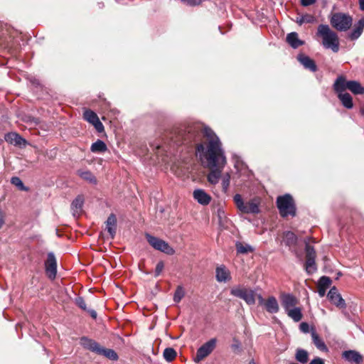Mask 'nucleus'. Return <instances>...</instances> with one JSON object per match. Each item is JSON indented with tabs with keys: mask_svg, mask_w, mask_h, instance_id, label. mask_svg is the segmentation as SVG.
Listing matches in <instances>:
<instances>
[{
	"mask_svg": "<svg viewBox=\"0 0 364 364\" xmlns=\"http://www.w3.org/2000/svg\"><path fill=\"white\" fill-rule=\"evenodd\" d=\"M360 113L364 117V105L360 108Z\"/></svg>",
	"mask_w": 364,
	"mask_h": 364,
	"instance_id": "53",
	"label": "nucleus"
},
{
	"mask_svg": "<svg viewBox=\"0 0 364 364\" xmlns=\"http://www.w3.org/2000/svg\"><path fill=\"white\" fill-rule=\"evenodd\" d=\"M317 35L322 38V44L325 48L331 49L334 53L339 50V39L337 33L328 25L321 24L318 26Z\"/></svg>",
	"mask_w": 364,
	"mask_h": 364,
	"instance_id": "2",
	"label": "nucleus"
},
{
	"mask_svg": "<svg viewBox=\"0 0 364 364\" xmlns=\"http://www.w3.org/2000/svg\"><path fill=\"white\" fill-rule=\"evenodd\" d=\"M107 150V146L106 144L100 140L97 139L95 142H94L90 147V151L93 153H103Z\"/></svg>",
	"mask_w": 364,
	"mask_h": 364,
	"instance_id": "29",
	"label": "nucleus"
},
{
	"mask_svg": "<svg viewBox=\"0 0 364 364\" xmlns=\"http://www.w3.org/2000/svg\"><path fill=\"white\" fill-rule=\"evenodd\" d=\"M353 18L346 14L336 13L331 18V26L339 31H346L352 26Z\"/></svg>",
	"mask_w": 364,
	"mask_h": 364,
	"instance_id": "5",
	"label": "nucleus"
},
{
	"mask_svg": "<svg viewBox=\"0 0 364 364\" xmlns=\"http://www.w3.org/2000/svg\"><path fill=\"white\" fill-rule=\"evenodd\" d=\"M145 237L149 244L156 250L164 252L168 255H173L175 253L174 249L165 240L153 236L149 233H145Z\"/></svg>",
	"mask_w": 364,
	"mask_h": 364,
	"instance_id": "7",
	"label": "nucleus"
},
{
	"mask_svg": "<svg viewBox=\"0 0 364 364\" xmlns=\"http://www.w3.org/2000/svg\"><path fill=\"white\" fill-rule=\"evenodd\" d=\"M87 311L89 312V314H90V315L91 316L92 318H93L95 319L97 318V312L95 310H93V309H87Z\"/></svg>",
	"mask_w": 364,
	"mask_h": 364,
	"instance_id": "50",
	"label": "nucleus"
},
{
	"mask_svg": "<svg viewBox=\"0 0 364 364\" xmlns=\"http://www.w3.org/2000/svg\"><path fill=\"white\" fill-rule=\"evenodd\" d=\"M193 197L199 204L203 205H207L211 201V196L200 188L194 190Z\"/></svg>",
	"mask_w": 364,
	"mask_h": 364,
	"instance_id": "14",
	"label": "nucleus"
},
{
	"mask_svg": "<svg viewBox=\"0 0 364 364\" xmlns=\"http://www.w3.org/2000/svg\"><path fill=\"white\" fill-rule=\"evenodd\" d=\"M295 358L298 362L305 364L308 362L309 353L306 350L298 348L296 351Z\"/></svg>",
	"mask_w": 364,
	"mask_h": 364,
	"instance_id": "32",
	"label": "nucleus"
},
{
	"mask_svg": "<svg viewBox=\"0 0 364 364\" xmlns=\"http://www.w3.org/2000/svg\"><path fill=\"white\" fill-rule=\"evenodd\" d=\"M330 301L339 308H345L346 302L342 298L341 295L338 293L336 287H333L328 291L327 295Z\"/></svg>",
	"mask_w": 364,
	"mask_h": 364,
	"instance_id": "13",
	"label": "nucleus"
},
{
	"mask_svg": "<svg viewBox=\"0 0 364 364\" xmlns=\"http://www.w3.org/2000/svg\"><path fill=\"white\" fill-rule=\"evenodd\" d=\"M277 205L282 217L296 215V207L293 198L289 194L279 196L277 198Z\"/></svg>",
	"mask_w": 364,
	"mask_h": 364,
	"instance_id": "4",
	"label": "nucleus"
},
{
	"mask_svg": "<svg viewBox=\"0 0 364 364\" xmlns=\"http://www.w3.org/2000/svg\"><path fill=\"white\" fill-rule=\"evenodd\" d=\"M284 237L288 245H292L296 242V236L292 232H287Z\"/></svg>",
	"mask_w": 364,
	"mask_h": 364,
	"instance_id": "39",
	"label": "nucleus"
},
{
	"mask_svg": "<svg viewBox=\"0 0 364 364\" xmlns=\"http://www.w3.org/2000/svg\"><path fill=\"white\" fill-rule=\"evenodd\" d=\"M164 268V263L163 261H159L156 266V269H155V272H154V277H157L160 275V274L162 272L163 269Z\"/></svg>",
	"mask_w": 364,
	"mask_h": 364,
	"instance_id": "42",
	"label": "nucleus"
},
{
	"mask_svg": "<svg viewBox=\"0 0 364 364\" xmlns=\"http://www.w3.org/2000/svg\"><path fill=\"white\" fill-rule=\"evenodd\" d=\"M314 21H315V18L311 14L303 15V16H300L299 18H297V19H296V22L299 25H301L304 23H314Z\"/></svg>",
	"mask_w": 364,
	"mask_h": 364,
	"instance_id": "35",
	"label": "nucleus"
},
{
	"mask_svg": "<svg viewBox=\"0 0 364 364\" xmlns=\"http://www.w3.org/2000/svg\"><path fill=\"white\" fill-rule=\"evenodd\" d=\"M77 174L82 179L89 181L91 183L95 184L97 183L96 178L90 171H77Z\"/></svg>",
	"mask_w": 364,
	"mask_h": 364,
	"instance_id": "33",
	"label": "nucleus"
},
{
	"mask_svg": "<svg viewBox=\"0 0 364 364\" xmlns=\"http://www.w3.org/2000/svg\"><path fill=\"white\" fill-rule=\"evenodd\" d=\"M80 344L85 348L98 355H104L112 360H117L118 359V355L114 350L105 348L92 339H90L87 337H82L80 339Z\"/></svg>",
	"mask_w": 364,
	"mask_h": 364,
	"instance_id": "3",
	"label": "nucleus"
},
{
	"mask_svg": "<svg viewBox=\"0 0 364 364\" xmlns=\"http://www.w3.org/2000/svg\"><path fill=\"white\" fill-rule=\"evenodd\" d=\"M46 275L50 279H54L57 274V260L53 252H48L45 262Z\"/></svg>",
	"mask_w": 364,
	"mask_h": 364,
	"instance_id": "11",
	"label": "nucleus"
},
{
	"mask_svg": "<svg viewBox=\"0 0 364 364\" xmlns=\"http://www.w3.org/2000/svg\"><path fill=\"white\" fill-rule=\"evenodd\" d=\"M257 298L258 300L259 305L264 306V305L266 302V299H264L261 294H258L257 296Z\"/></svg>",
	"mask_w": 364,
	"mask_h": 364,
	"instance_id": "48",
	"label": "nucleus"
},
{
	"mask_svg": "<svg viewBox=\"0 0 364 364\" xmlns=\"http://www.w3.org/2000/svg\"><path fill=\"white\" fill-rule=\"evenodd\" d=\"M309 364H324V361L322 358L317 357V358H314L309 363Z\"/></svg>",
	"mask_w": 364,
	"mask_h": 364,
	"instance_id": "46",
	"label": "nucleus"
},
{
	"mask_svg": "<svg viewBox=\"0 0 364 364\" xmlns=\"http://www.w3.org/2000/svg\"><path fill=\"white\" fill-rule=\"evenodd\" d=\"M306 262L304 264L305 270L309 274H311L316 271L315 262L316 251L309 244L306 243L305 246Z\"/></svg>",
	"mask_w": 364,
	"mask_h": 364,
	"instance_id": "10",
	"label": "nucleus"
},
{
	"mask_svg": "<svg viewBox=\"0 0 364 364\" xmlns=\"http://www.w3.org/2000/svg\"><path fill=\"white\" fill-rule=\"evenodd\" d=\"M230 294L243 299L247 304H255V291L253 289L247 288L242 285L234 286L230 289Z\"/></svg>",
	"mask_w": 364,
	"mask_h": 364,
	"instance_id": "6",
	"label": "nucleus"
},
{
	"mask_svg": "<svg viewBox=\"0 0 364 364\" xmlns=\"http://www.w3.org/2000/svg\"><path fill=\"white\" fill-rule=\"evenodd\" d=\"M106 230H107L109 235H110L111 239H114L116 235L117 230V218L114 213H111L106 222Z\"/></svg>",
	"mask_w": 364,
	"mask_h": 364,
	"instance_id": "19",
	"label": "nucleus"
},
{
	"mask_svg": "<svg viewBox=\"0 0 364 364\" xmlns=\"http://www.w3.org/2000/svg\"><path fill=\"white\" fill-rule=\"evenodd\" d=\"M217 339L215 338L210 339L208 341L203 344L198 350L196 355L194 358L196 363H199L207 356H208L215 348Z\"/></svg>",
	"mask_w": 364,
	"mask_h": 364,
	"instance_id": "9",
	"label": "nucleus"
},
{
	"mask_svg": "<svg viewBox=\"0 0 364 364\" xmlns=\"http://www.w3.org/2000/svg\"><path fill=\"white\" fill-rule=\"evenodd\" d=\"M215 277L219 282H228L232 278L230 270L225 265H220L216 268Z\"/></svg>",
	"mask_w": 364,
	"mask_h": 364,
	"instance_id": "15",
	"label": "nucleus"
},
{
	"mask_svg": "<svg viewBox=\"0 0 364 364\" xmlns=\"http://www.w3.org/2000/svg\"><path fill=\"white\" fill-rule=\"evenodd\" d=\"M4 222V221L3 213L0 210V228L2 227Z\"/></svg>",
	"mask_w": 364,
	"mask_h": 364,
	"instance_id": "51",
	"label": "nucleus"
},
{
	"mask_svg": "<svg viewBox=\"0 0 364 364\" xmlns=\"http://www.w3.org/2000/svg\"><path fill=\"white\" fill-rule=\"evenodd\" d=\"M342 358L350 363H355L356 364H360L363 361V356L360 353L354 350L343 351Z\"/></svg>",
	"mask_w": 364,
	"mask_h": 364,
	"instance_id": "16",
	"label": "nucleus"
},
{
	"mask_svg": "<svg viewBox=\"0 0 364 364\" xmlns=\"http://www.w3.org/2000/svg\"><path fill=\"white\" fill-rule=\"evenodd\" d=\"M287 315L295 322H298L302 318L301 309L299 307H294L286 311Z\"/></svg>",
	"mask_w": 364,
	"mask_h": 364,
	"instance_id": "30",
	"label": "nucleus"
},
{
	"mask_svg": "<svg viewBox=\"0 0 364 364\" xmlns=\"http://www.w3.org/2000/svg\"><path fill=\"white\" fill-rule=\"evenodd\" d=\"M309 325L306 323V322H302L300 325H299V329L301 330V331H302L303 333H309Z\"/></svg>",
	"mask_w": 364,
	"mask_h": 364,
	"instance_id": "44",
	"label": "nucleus"
},
{
	"mask_svg": "<svg viewBox=\"0 0 364 364\" xmlns=\"http://www.w3.org/2000/svg\"><path fill=\"white\" fill-rule=\"evenodd\" d=\"M298 61L304 67V68L309 70L311 72L317 70V66L314 60L304 54H299L297 56Z\"/></svg>",
	"mask_w": 364,
	"mask_h": 364,
	"instance_id": "17",
	"label": "nucleus"
},
{
	"mask_svg": "<svg viewBox=\"0 0 364 364\" xmlns=\"http://www.w3.org/2000/svg\"><path fill=\"white\" fill-rule=\"evenodd\" d=\"M360 9L364 11V0H359Z\"/></svg>",
	"mask_w": 364,
	"mask_h": 364,
	"instance_id": "52",
	"label": "nucleus"
},
{
	"mask_svg": "<svg viewBox=\"0 0 364 364\" xmlns=\"http://www.w3.org/2000/svg\"><path fill=\"white\" fill-rule=\"evenodd\" d=\"M287 41L293 48H297L304 43L299 38L298 33L296 32L289 33L287 36Z\"/></svg>",
	"mask_w": 364,
	"mask_h": 364,
	"instance_id": "26",
	"label": "nucleus"
},
{
	"mask_svg": "<svg viewBox=\"0 0 364 364\" xmlns=\"http://www.w3.org/2000/svg\"><path fill=\"white\" fill-rule=\"evenodd\" d=\"M331 284V279L326 276L321 277L318 280V286L324 288H328Z\"/></svg>",
	"mask_w": 364,
	"mask_h": 364,
	"instance_id": "40",
	"label": "nucleus"
},
{
	"mask_svg": "<svg viewBox=\"0 0 364 364\" xmlns=\"http://www.w3.org/2000/svg\"><path fill=\"white\" fill-rule=\"evenodd\" d=\"M282 305L285 311L296 306L298 304V299L290 294H283L281 298Z\"/></svg>",
	"mask_w": 364,
	"mask_h": 364,
	"instance_id": "18",
	"label": "nucleus"
},
{
	"mask_svg": "<svg viewBox=\"0 0 364 364\" xmlns=\"http://www.w3.org/2000/svg\"><path fill=\"white\" fill-rule=\"evenodd\" d=\"M83 118L92 124L98 132L104 131V126L95 112L91 109H86L83 113Z\"/></svg>",
	"mask_w": 364,
	"mask_h": 364,
	"instance_id": "12",
	"label": "nucleus"
},
{
	"mask_svg": "<svg viewBox=\"0 0 364 364\" xmlns=\"http://www.w3.org/2000/svg\"><path fill=\"white\" fill-rule=\"evenodd\" d=\"M338 99L341 102L343 107L347 109H352L353 107V98L351 95L348 93H341L338 95Z\"/></svg>",
	"mask_w": 364,
	"mask_h": 364,
	"instance_id": "28",
	"label": "nucleus"
},
{
	"mask_svg": "<svg viewBox=\"0 0 364 364\" xmlns=\"http://www.w3.org/2000/svg\"><path fill=\"white\" fill-rule=\"evenodd\" d=\"M177 355L176 351L173 348H166L163 353L164 358L167 362L173 361Z\"/></svg>",
	"mask_w": 364,
	"mask_h": 364,
	"instance_id": "34",
	"label": "nucleus"
},
{
	"mask_svg": "<svg viewBox=\"0 0 364 364\" xmlns=\"http://www.w3.org/2000/svg\"><path fill=\"white\" fill-rule=\"evenodd\" d=\"M249 364H256V363L253 360H252L250 361Z\"/></svg>",
	"mask_w": 364,
	"mask_h": 364,
	"instance_id": "54",
	"label": "nucleus"
},
{
	"mask_svg": "<svg viewBox=\"0 0 364 364\" xmlns=\"http://www.w3.org/2000/svg\"><path fill=\"white\" fill-rule=\"evenodd\" d=\"M11 183L16 186L21 191H27L28 188L24 186L23 183L19 177L14 176L11 179Z\"/></svg>",
	"mask_w": 364,
	"mask_h": 364,
	"instance_id": "37",
	"label": "nucleus"
},
{
	"mask_svg": "<svg viewBox=\"0 0 364 364\" xmlns=\"http://www.w3.org/2000/svg\"><path fill=\"white\" fill-rule=\"evenodd\" d=\"M185 295V292L183 290V288L181 286L177 287L174 295H173V301L176 303H178L181 301V300L183 299V297Z\"/></svg>",
	"mask_w": 364,
	"mask_h": 364,
	"instance_id": "36",
	"label": "nucleus"
},
{
	"mask_svg": "<svg viewBox=\"0 0 364 364\" xmlns=\"http://www.w3.org/2000/svg\"><path fill=\"white\" fill-rule=\"evenodd\" d=\"M173 140L177 145L195 146L196 156L202 164L210 168L208 181L212 185L219 182L227 161L222 144L212 129L200 123H192L181 129Z\"/></svg>",
	"mask_w": 364,
	"mask_h": 364,
	"instance_id": "1",
	"label": "nucleus"
},
{
	"mask_svg": "<svg viewBox=\"0 0 364 364\" xmlns=\"http://www.w3.org/2000/svg\"><path fill=\"white\" fill-rule=\"evenodd\" d=\"M311 338H312L314 344L316 346V347L318 350H320L321 351H327L328 350V348L326 346L324 341L318 336V334L316 333V330L313 328L311 330Z\"/></svg>",
	"mask_w": 364,
	"mask_h": 364,
	"instance_id": "23",
	"label": "nucleus"
},
{
	"mask_svg": "<svg viewBox=\"0 0 364 364\" xmlns=\"http://www.w3.org/2000/svg\"><path fill=\"white\" fill-rule=\"evenodd\" d=\"M235 247L238 254H247L254 252V248L251 245L240 242H237Z\"/></svg>",
	"mask_w": 364,
	"mask_h": 364,
	"instance_id": "31",
	"label": "nucleus"
},
{
	"mask_svg": "<svg viewBox=\"0 0 364 364\" xmlns=\"http://www.w3.org/2000/svg\"><path fill=\"white\" fill-rule=\"evenodd\" d=\"M76 305H77V306H79L81 309L84 310V311H87V306H86V303H85V301L84 300V299L82 297H77L75 299V301Z\"/></svg>",
	"mask_w": 364,
	"mask_h": 364,
	"instance_id": "41",
	"label": "nucleus"
},
{
	"mask_svg": "<svg viewBox=\"0 0 364 364\" xmlns=\"http://www.w3.org/2000/svg\"><path fill=\"white\" fill-rule=\"evenodd\" d=\"M5 140L15 146H26V141L16 132H11L5 135Z\"/></svg>",
	"mask_w": 364,
	"mask_h": 364,
	"instance_id": "20",
	"label": "nucleus"
},
{
	"mask_svg": "<svg viewBox=\"0 0 364 364\" xmlns=\"http://www.w3.org/2000/svg\"><path fill=\"white\" fill-rule=\"evenodd\" d=\"M348 81H346V77L343 75L338 76L333 83V90L337 95H340L341 93H345V90L347 88Z\"/></svg>",
	"mask_w": 364,
	"mask_h": 364,
	"instance_id": "22",
	"label": "nucleus"
},
{
	"mask_svg": "<svg viewBox=\"0 0 364 364\" xmlns=\"http://www.w3.org/2000/svg\"><path fill=\"white\" fill-rule=\"evenodd\" d=\"M363 30H364V18H362L355 25L353 29L349 34V38L351 40L358 39L361 36Z\"/></svg>",
	"mask_w": 364,
	"mask_h": 364,
	"instance_id": "24",
	"label": "nucleus"
},
{
	"mask_svg": "<svg viewBox=\"0 0 364 364\" xmlns=\"http://www.w3.org/2000/svg\"><path fill=\"white\" fill-rule=\"evenodd\" d=\"M316 0H301V4L303 6H308L314 4Z\"/></svg>",
	"mask_w": 364,
	"mask_h": 364,
	"instance_id": "45",
	"label": "nucleus"
},
{
	"mask_svg": "<svg viewBox=\"0 0 364 364\" xmlns=\"http://www.w3.org/2000/svg\"><path fill=\"white\" fill-rule=\"evenodd\" d=\"M84 198L82 196H77L72 202L71 208L74 216L79 215L82 211Z\"/></svg>",
	"mask_w": 364,
	"mask_h": 364,
	"instance_id": "27",
	"label": "nucleus"
},
{
	"mask_svg": "<svg viewBox=\"0 0 364 364\" xmlns=\"http://www.w3.org/2000/svg\"><path fill=\"white\" fill-rule=\"evenodd\" d=\"M347 88L354 95H363L364 87L361 84L355 80L348 81Z\"/></svg>",
	"mask_w": 364,
	"mask_h": 364,
	"instance_id": "25",
	"label": "nucleus"
},
{
	"mask_svg": "<svg viewBox=\"0 0 364 364\" xmlns=\"http://www.w3.org/2000/svg\"><path fill=\"white\" fill-rule=\"evenodd\" d=\"M326 288L321 287L318 285V293L321 297H323L326 294Z\"/></svg>",
	"mask_w": 364,
	"mask_h": 364,
	"instance_id": "47",
	"label": "nucleus"
},
{
	"mask_svg": "<svg viewBox=\"0 0 364 364\" xmlns=\"http://www.w3.org/2000/svg\"><path fill=\"white\" fill-rule=\"evenodd\" d=\"M233 200L237 209L242 213L256 214L259 212V204L255 200L245 203L240 194H235Z\"/></svg>",
	"mask_w": 364,
	"mask_h": 364,
	"instance_id": "8",
	"label": "nucleus"
},
{
	"mask_svg": "<svg viewBox=\"0 0 364 364\" xmlns=\"http://www.w3.org/2000/svg\"><path fill=\"white\" fill-rule=\"evenodd\" d=\"M230 174L229 173H226L222 178V186L223 191L224 193H227L230 186Z\"/></svg>",
	"mask_w": 364,
	"mask_h": 364,
	"instance_id": "38",
	"label": "nucleus"
},
{
	"mask_svg": "<svg viewBox=\"0 0 364 364\" xmlns=\"http://www.w3.org/2000/svg\"><path fill=\"white\" fill-rule=\"evenodd\" d=\"M265 310L269 314H277L279 310V306L277 299L273 296H269L266 299L264 305Z\"/></svg>",
	"mask_w": 364,
	"mask_h": 364,
	"instance_id": "21",
	"label": "nucleus"
},
{
	"mask_svg": "<svg viewBox=\"0 0 364 364\" xmlns=\"http://www.w3.org/2000/svg\"><path fill=\"white\" fill-rule=\"evenodd\" d=\"M231 347L234 350L239 349L240 348V343L237 340L234 339V343L232 344Z\"/></svg>",
	"mask_w": 364,
	"mask_h": 364,
	"instance_id": "49",
	"label": "nucleus"
},
{
	"mask_svg": "<svg viewBox=\"0 0 364 364\" xmlns=\"http://www.w3.org/2000/svg\"><path fill=\"white\" fill-rule=\"evenodd\" d=\"M183 4L188 6H196L200 3V0H181Z\"/></svg>",
	"mask_w": 364,
	"mask_h": 364,
	"instance_id": "43",
	"label": "nucleus"
}]
</instances>
